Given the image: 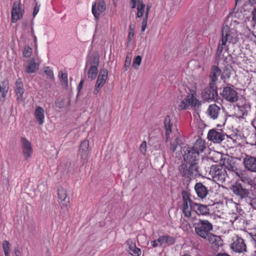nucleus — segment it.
I'll return each mask as SVG.
<instances>
[{
  "instance_id": "obj_4",
  "label": "nucleus",
  "mask_w": 256,
  "mask_h": 256,
  "mask_svg": "<svg viewBox=\"0 0 256 256\" xmlns=\"http://www.w3.org/2000/svg\"><path fill=\"white\" fill-rule=\"evenodd\" d=\"M201 105L200 102L196 98L194 90L190 92L182 100L179 107L181 110L194 108H198Z\"/></svg>"
},
{
  "instance_id": "obj_16",
  "label": "nucleus",
  "mask_w": 256,
  "mask_h": 256,
  "mask_svg": "<svg viewBox=\"0 0 256 256\" xmlns=\"http://www.w3.org/2000/svg\"><path fill=\"white\" fill-rule=\"evenodd\" d=\"M220 76L222 78L223 74L220 68L216 66H212L210 74V82L209 83L210 84V85L213 86L214 84L216 86V82L218 80V78Z\"/></svg>"
},
{
  "instance_id": "obj_29",
  "label": "nucleus",
  "mask_w": 256,
  "mask_h": 256,
  "mask_svg": "<svg viewBox=\"0 0 256 256\" xmlns=\"http://www.w3.org/2000/svg\"><path fill=\"white\" fill-rule=\"evenodd\" d=\"M164 126L166 130V140L170 138V134L172 132V124L169 116H166L164 120Z\"/></svg>"
},
{
  "instance_id": "obj_50",
  "label": "nucleus",
  "mask_w": 256,
  "mask_h": 256,
  "mask_svg": "<svg viewBox=\"0 0 256 256\" xmlns=\"http://www.w3.org/2000/svg\"><path fill=\"white\" fill-rule=\"evenodd\" d=\"M56 106L59 108H62L64 106V100L63 99H62L60 100H58L56 102Z\"/></svg>"
},
{
  "instance_id": "obj_28",
  "label": "nucleus",
  "mask_w": 256,
  "mask_h": 256,
  "mask_svg": "<svg viewBox=\"0 0 256 256\" xmlns=\"http://www.w3.org/2000/svg\"><path fill=\"white\" fill-rule=\"evenodd\" d=\"M238 108V115L239 118H244L248 116V112L250 110V107L248 104H244L240 106L236 104Z\"/></svg>"
},
{
  "instance_id": "obj_17",
  "label": "nucleus",
  "mask_w": 256,
  "mask_h": 256,
  "mask_svg": "<svg viewBox=\"0 0 256 256\" xmlns=\"http://www.w3.org/2000/svg\"><path fill=\"white\" fill-rule=\"evenodd\" d=\"M231 248L236 252H242L246 251V245L242 238L236 237L231 244Z\"/></svg>"
},
{
  "instance_id": "obj_34",
  "label": "nucleus",
  "mask_w": 256,
  "mask_h": 256,
  "mask_svg": "<svg viewBox=\"0 0 256 256\" xmlns=\"http://www.w3.org/2000/svg\"><path fill=\"white\" fill-rule=\"evenodd\" d=\"M192 210H193L192 202L182 204V211L186 217L190 218L191 216Z\"/></svg>"
},
{
  "instance_id": "obj_47",
  "label": "nucleus",
  "mask_w": 256,
  "mask_h": 256,
  "mask_svg": "<svg viewBox=\"0 0 256 256\" xmlns=\"http://www.w3.org/2000/svg\"><path fill=\"white\" fill-rule=\"evenodd\" d=\"M130 63H131V56H130V54H127V56L126 58V60H125V62H124L125 71L127 70L128 68H129V66H130Z\"/></svg>"
},
{
  "instance_id": "obj_5",
  "label": "nucleus",
  "mask_w": 256,
  "mask_h": 256,
  "mask_svg": "<svg viewBox=\"0 0 256 256\" xmlns=\"http://www.w3.org/2000/svg\"><path fill=\"white\" fill-rule=\"evenodd\" d=\"M210 174L214 181L220 183L224 182L228 178L226 171L222 166H212L210 168Z\"/></svg>"
},
{
  "instance_id": "obj_31",
  "label": "nucleus",
  "mask_w": 256,
  "mask_h": 256,
  "mask_svg": "<svg viewBox=\"0 0 256 256\" xmlns=\"http://www.w3.org/2000/svg\"><path fill=\"white\" fill-rule=\"evenodd\" d=\"M206 148L204 142L202 140H198L194 144L192 150L194 152H198V154L202 152Z\"/></svg>"
},
{
  "instance_id": "obj_15",
  "label": "nucleus",
  "mask_w": 256,
  "mask_h": 256,
  "mask_svg": "<svg viewBox=\"0 0 256 256\" xmlns=\"http://www.w3.org/2000/svg\"><path fill=\"white\" fill-rule=\"evenodd\" d=\"M96 3L92 4V13L95 18L98 20L100 16V14L106 10V7L105 2L103 0H100L98 3L97 8H96Z\"/></svg>"
},
{
  "instance_id": "obj_40",
  "label": "nucleus",
  "mask_w": 256,
  "mask_h": 256,
  "mask_svg": "<svg viewBox=\"0 0 256 256\" xmlns=\"http://www.w3.org/2000/svg\"><path fill=\"white\" fill-rule=\"evenodd\" d=\"M58 77L60 79L62 84L64 86L67 87L68 84V74L62 72H60Z\"/></svg>"
},
{
  "instance_id": "obj_7",
  "label": "nucleus",
  "mask_w": 256,
  "mask_h": 256,
  "mask_svg": "<svg viewBox=\"0 0 256 256\" xmlns=\"http://www.w3.org/2000/svg\"><path fill=\"white\" fill-rule=\"evenodd\" d=\"M20 0H17L14 2L12 10V22L16 23L22 17L24 10L20 7Z\"/></svg>"
},
{
  "instance_id": "obj_59",
  "label": "nucleus",
  "mask_w": 256,
  "mask_h": 256,
  "mask_svg": "<svg viewBox=\"0 0 256 256\" xmlns=\"http://www.w3.org/2000/svg\"><path fill=\"white\" fill-rule=\"evenodd\" d=\"M114 0V6H116V0Z\"/></svg>"
},
{
  "instance_id": "obj_11",
  "label": "nucleus",
  "mask_w": 256,
  "mask_h": 256,
  "mask_svg": "<svg viewBox=\"0 0 256 256\" xmlns=\"http://www.w3.org/2000/svg\"><path fill=\"white\" fill-rule=\"evenodd\" d=\"M89 142L87 140H83L80 146L79 155L82 159L84 160V163L86 164L90 154L89 149Z\"/></svg>"
},
{
  "instance_id": "obj_37",
  "label": "nucleus",
  "mask_w": 256,
  "mask_h": 256,
  "mask_svg": "<svg viewBox=\"0 0 256 256\" xmlns=\"http://www.w3.org/2000/svg\"><path fill=\"white\" fill-rule=\"evenodd\" d=\"M151 8L150 4H148L146 6V14L144 16V18L142 20V31L144 32L146 30V28L147 26V22H148V15L150 9Z\"/></svg>"
},
{
  "instance_id": "obj_19",
  "label": "nucleus",
  "mask_w": 256,
  "mask_h": 256,
  "mask_svg": "<svg viewBox=\"0 0 256 256\" xmlns=\"http://www.w3.org/2000/svg\"><path fill=\"white\" fill-rule=\"evenodd\" d=\"M192 208H193V210L198 216H204L209 214V208L206 205L192 202Z\"/></svg>"
},
{
  "instance_id": "obj_42",
  "label": "nucleus",
  "mask_w": 256,
  "mask_h": 256,
  "mask_svg": "<svg viewBox=\"0 0 256 256\" xmlns=\"http://www.w3.org/2000/svg\"><path fill=\"white\" fill-rule=\"evenodd\" d=\"M43 70L46 74L47 78L52 80L54 79L53 71L48 66H45L43 68Z\"/></svg>"
},
{
  "instance_id": "obj_35",
  "label": "nucleus",
  "mask_w": 256,
  "mask_h": 256,
  "mask_svg": "<svg viewBox=\"0 0 256 256\" xmlns=\"http://www.w3.org/2000/svg\"><path fill=\"white\" fill-rule=\"evenodd\" d=\"M226 170H228L230 172H232L236 174L237 176L238 177H240V171L238 170L234 164H229L227 161L226 162H224V164L222 166Z\"/></svg>"
},
{
  "instance_id": "obj_1",
  "label": "nucleus",
  "mask_w": 256,
  "mask_h": 256,
  "mask_svg": "<svg viewBox=\"0 0 256 256\" xmlns=\"http://www.w3.org/2000/svg\"><path fill=\"white\" fill-rule=\"evenodd\" d=\"M241 27L242 24L232 17L227 18L222 30V38L229 44H236L238 41V36L240 34Z\"/></svg>"
},
{
  "instance_id": "obj_58",
  "label": "nucleus",
  "mask_w": 256,
  "mask_h": 256,
  "mask_svg": "<svg viewBox=\"0 0 256 256\" xmlns=\"http://www.w3.org/2000/svg\"><path fill=\"white\" fill-rule=\"evenodd\" d=\"M31 32H32V36L34 35V28H32Z\"/></svg>"
},
{
  "instance_id": "obj_43",
  "label": "nucleus",
  "mask_w": 256,
  "mask_h": 256,
  "mask_svg": "<svg viewBox=\"0 0 256 256\" xmlns=\"http://www.w3.org/2000/svg\"><path fill=\"white\" fill-rule=\"evenodd\" d=\"M142 61V57L140 56H136L133 62L132 66L134 69H138Z\"/></svg>"
},
{
  "instance_id": "obj_44",
  "label": "nucleus",
  "mask_w": 256,
  "mask_h": 256,
  "mask_svg": "<svg viewBox=\"0 0 256 256\" xmlns=\"http://www.w3.org/2000/svg\"><path fill=\"white\" fill-rule=\"evenodd\" d=\"M182 200L183 204L186 203H192L191 200L190 198V194L188 192L186 191L182 192Z\"/></svg>"
},
{
  "instance_id": "obj_27",
  "label": "nucleus",
  "mask_w": 256,
  "mask_h": 256,
  "mask_svg": "<svg viewBox=\"0 0 256 256\" xmlns=\"http://www.w3.org/2000/svg\"><path fill=\"white\" fill-rule=\"evenodd\" d=\"M39 67V64L35 62L34 58L31 59L28 62V64L26 66V72L28 74L34 72Z\"/></svg>"
},
{
  "instance_id": "obj_18",
  "label": "nucleus",
  "mask_w": 256,
  "mask_h": 256,
  "mask_svg": "<svg viewBox=\"0 0 256 256\" xmlns=\"http://www.w3.org/2000/svg\"><path fill=\"white\" fill-rule=\"evenodd\" d=\"M58 196L61 207L62 208L66 206L69 204L68 199L67 198L68 193L66 190L62 187L58 188Z\"/></svg>"
},
{
  "instance_id": "obj_46",
  "label": "nucleus",
  "mask_w": 256,
  "mask_h": 256,
  "mask_svg": "<svg viewBox=\"0 0 256 256\" xmlns=\"http://www.w3.org/2000/svg\"><path fill=\"white\" fill-rule=\"evenodd\" d=\"M180 144L179 139L178 137H176L174 141L170 143V150H172V152H174L176 150L177 146L180 145Z\"/></svg>"
},
{
  "instance_id": "obj_60",
  "label": "nucleus",
  "mask_w": 256,
  "mask_h": 256,
  "mask_svg": "<svg viewBox=\"0 0 256 256\" xmlns=\"http://www.w3.org/2000/svg\"><path fill=\"white\" fill-rule=\"evenodd\" d=\"M33 37H34V41L36 42V36L35 35H34Z\"/></svg>"
},
{
  "instance_id": "obj_3",
  "label": "nucleus",
  "mask_w": 256,
  "mask_h": 256,
  "mask_svg": "<svg viewBox=\"0 0 256 256\" xmlns=\"http://www.w3.org/2000/svg\"><path fill=\"white\" fill-rule=\"evenodd\" d=\"M198 166L196 164L183 163L178 167L179 174L184 178L192 180L198 174Z\"/></svg>"
},
{
  "instance_id": "obj_26",
  "label": "nucleus",
  "mask_w": 256,
  "mask_h": 256,
  "mask_svg": "<svg viewBox=\"0 0 256 256\" xmlns=\"http://www.w3.org/2000/svg\"><path fill=\"white\" fill-rule=\"evenodd\" d=\"M128 246V252L132 256H140L141 254V250L137 248L136 244L132 242V240H128L126 242Z\"/></svg>"
},
{
  "instance_id": "obj_51",
  "label": "nucleus",
  "mask_w": 256,
  "mask_h": 256,
  "mask_svg": "<svg viewBox=\"0 0 256 256\" xmlns=\"http://www.w3.org/2000/svg\"><path fill=\"white\" fill-rule=\"evenodd\" d=\"M40 6L38 5V4H36V6H34V12H33V16L34 17L36 14L38 13L40 10Z\"/></svg>"
},
{
  "instance_id": "obj_53",
  "label": "nucleus",
  "mask_w": 256,
  "mask_h": 256,
  "mask_svg": "<svg viewBox=\"0 0 256 256\" xmlns=\"http://www.w3.org/2000/svg\"><path fill=\"white\" fill-rule=\"evenodd\" d=\"M252 19L256 24V8L252 12Z\"/></svg>"
},
{
  "instance_id": "obj_55",
  "label": "nucleus",
  "mask_w": 256,
  "mask_h": 256,
  "mask_svg": "<svg viewBox=\"0 0 256 256\" xmlns=\"http://www.w3.org/2000/svg\"><path fill=\"white\" fill-rule=\"evenodd\" d=\"M83 82H84V80H82L80 82L78 86V90H80L82 88V85H83Z\"/></svg>"
},
{
  "instance_id": "obj_38",
  "label": "nucleus",
  "mask_w": 256,
  "mask_h": 256,
  "mask_svg": "<svg viewBox=\"0 0 256 256\" xmlns=\"http://www.w3.org/2000/svg\"><path fill=\"white\" fill-rule=\"evenodd\" d=\"M226 43L227 42H225V40H224L222 38L221 42H220L218 45L216 54V56L217 58H220V56L222 54L224 50V47H226Z\"/></svg>"
},
{
  "instance_id": "obj_20",
  "label": "nucleus",
  "mask_w": 256,
  "mask_h": 256,
  "mask_svg": "<svg viewBox=\"0 0 256 256\" xmlns=\"http://www.w3.org/2000/svg\"><path fill=\"white\" fill-rule=\"evenodd\" d=\"M194 190L198 196L201 199H204L208 194V188L202 182H197L194 186Z\"/></svg>"
},
{
  "instance_id": "obj_54",
  "label": "nucleus",
  "mask_w": 256,
  "mask_h": 256,
  "mask_svg": "<svg viewBox=\"0 0 256 256\" xmlns=\"http://www.w3.org/2000/svg\"><path fill=\"white\" fill-rule=\"evenodd\" d=\"M132 8H134L136 7V4L138 3V0H132Z\"/></svg>"
},
{
  "instance_id": "obj_32",
  "label": "nucleus",
  "mask_w": 256,
  "mask_h": 256,
  "mask_svg": "<svg viewBox=\"0 0 256 256\" xmlns=\"http://www.w3.org/2000/svg\"><path fill=\"white\" fill-rule=\"evenodd\" d=\"M206 239L208 240L210 243L216 246H218L222 244L221 238L220 236L214 234L210 232L208 234Z\"/></svg>"
},
{
  "instance_id": "obj_2",
  "label": "nucleus",
  "mask_w": 256,
  "mask_h": 256,
  "mask_svg": "<svg viewBox=\"0 0 256 256\" xmlns=\"http://www.w3.org/2000/svg\"><path fill=\"white\" fill-rule=\"evenodd\" d=\"M192 223L194 228L195 233L200 237L206 239L208 234L213 229L212 224L208 220L194 217Z\"/></svg>"
},
{
  "instance_id": "obj_23",
  "label": "nucleus",
  "mask_w": 256,
  "mask_h": 256,
  "mask_svg": "<svg viewBox=\"0 0 256 256\" xmlns=\"http://www.w3.org/2000/svg\"><path fill=\"white\" fill-rule=\"evenodd\" d=\"M24 88L23 84L21 78H18L16 82V88H15V92L16 96V99L18 101H22L23 98V94L24 93Z\"/></svg>"
},
{
  "instance_id": "obj_52",
  "label": "nucleus",
  "mask_w": 256,
  "mask_h": 256,
  "mask_svg": "<svg viewBox=\"0 0 256 256\" xmlns=\"http://www.w3.org/2000/svg\"><path fill=\"white\" fill-rule=\"evenodd\" d=\"M152 248H156L160 246V244L158 242V239L157 240H152L150 242Z\"/></svg>"
},
{
  "instance_id": "obj_13",
  "label": "nucleus",
  "mask_w": 256,
  "mask_h": 256,
  "mask_svg": "<svg viewBox=\"0 0 256 256\" xmlns=\"http://www.w3.org/2000/svg\"><path fill=\"white\" fill-rule=\"evenodd\" d=\"M200 154L190 148L186 150L184 154V160L187 162L191 164H196L199 160Z\"/></svg>"
},
{
  "instance_id": "obj_6",
  "label": "nucleus",
  "mask_w": 256,
  "mask_h": 256,
  "mask_svg": "<svg viewBox=\"0 0 256 256\" xmlns=\"http://www.w3.org/2000/svg\"><path fill=\"white\" fill-rule=\"evenodd\" d=\"M220 94L224 100L230 102H236L238 99V93L232 85L224 87Z\"/></svg>"
},
{
  "instance_id": "obj_39",
  "label": "nucleus",
  "mask_w": 256,
  "mask_h": 256,
  "mask_svg": "<svg viewBox=\"0 0 256 256\" xmlns=\"http://www.w3.org/2000/svg\"><path fill=\"white\" fill-rule=\"evenodd\" d=\"M98 72V68L96 66H90L88 71V78L92 80L95 78Z\"/></svg>"
},
{
  "instance_id": "obj_41",
  "label": "nucleus",
  "mask_w": 256,
  "mask_h": 256,
  "mask_svg": "<svg viewBox=\"0 0 256 256\" xmlns=\"http://www.w3.org/2000/svg\"><path fill=\"white\" fill-rule=\"evenodd\" d=\"M10 245L8 240H4L2 242V248L4 256H10Z\"/></svg>"
},
{
  "instance_id": "obj_57",
  "label": "nucleus",
  "mask_w": 256,
  "mask_h": 256,
  "mask_svg": "<svg viewBox=\"0 0 256 256\" xmlns=\"http://www.w3.org/2000/svg\"><path fill=\"white\" fill-rule=\"evenodd\" d=\"M249 1V2L252 4H254L256 2V0H248Z\"/></svg>"
},
{
  "instance_id": "obj_8",
  "label": "nucleus",
  "mask_w": 256,
  "mask_h": 256,
  "mask_svg": "<svg viewBox=\"0 0 256 256\" xmlns=\"http://www.w3.org/2000/svg\"><path fill=\"white\" fill-rule=\"evenodd\" d=\"M20 142L24 158L26 160H29L33 152L31 142L24 137L21 138Z\"/></svg>"
},
{
  "instance_id": "obj_33",
  "label": "nucleus",
  "mask_w": 256,
  "mask_h": 256,
  "mask_svg": "<svg viewBox=\"0 0 256 256\" xmlns=\"http://www.w3.org/2000/svg\"><path fill=\"white\" fill-rule=\"evenodd\" d=\"M146 6L143 2L142 0H138L137 4V14L136 16L138 18H142L146 14Z\"/></svg>"
},
{
  "instance_id": "obj_21",
  "label": "nucleus",
  "mask_w": 256,
  "mask_h": 256,
  "mask_svg": "<svg viewBox=\"0 0 256 256\" xmlns=\"http://www.w3.org/2000/svg\"><path fill=\"white\" fill-rule=\"evenodd\" d=\"M244 164L248 170L256 172V158L246 156L244 158Z\"/></svg>"
},
{
  "instance_id": "obj_9",
  "label": "nucleus",
  "mask_w": 256,
  "mask_h": 256,
  "mask_svg": "<svg viewBox=\"0 0 256 256\" xmlns=\"http://www.w3.org/2000/svg\"><path fill=\"white\" fill-rule=\"evenodd\" d=\"M216 86H211L209 83L208 86L204 88L202 93V97L204 100H214L218 96Z\"/></svg>"
},
{
  "instance_id": "obj_22",
  "label": "nucleus",
  "mask_w": 256,
  "mask_h": 256,
  "mask_svg": "<svg viewBox=\"0 0 256 256\" xmlns=\"http://www.w3.org/2000/svg\"><path fill=\"white\" fill-rule=\"evenodd\" d=\"M220 112V108L216 104H212L209 106L206 114L210 118L215 120L218 118Z\"/></svg>"
},
{
  "instance_id": "obj_10",
  "label": "nucleus",
  "mask_w": 256,
  "mask_h": 256,
  "mask_svg": "<svg viewBox=\"0 0 256 256\" xmlns=\"http://www.w3.org/2000/svg\"><path fill=\"white\" fill-rule=\"evenodd\" d=\"M108 76V72L106 69H103L100 71L94 90V93L95 94H97L100 92L102 88L105 84Z\"/></svg>"
},
{
  "instance_id": "obj_24",
  "label": "nucleus",
  "mask_w": 256,
  "mask_h": 256,
  "mask_svg": "<svg viewBox=\"0 0 256 256\" xmlns=\"http://www.w3.org/2000/svg\"><path fill=\"white\" fill-rule=\"evenodd\" d=\"M158 242L160 246L165 247L173 244L175 242V239L170 236L164 235L158 238Z\"/></svg>"
},
{
  "instance_id": "obj_56",
  "label": "nucleus",
  "mask_w": 256,
  "mask_h": 256,
  "mask_svg": "<svg viewBox=\"0 0 256 256\" xmlns=\"http://www.w3.org/2000/svg\"><path fill=\"white\" fill-rule=\"evenodd\" d=\"M242 1L245 0H236V6L239 5Z\"/></svg>"
},
{
  "instance_id": "obj_25",
  "label": "nucleus",
  "mask_w": 256,
  "mask_h": 256,
  "mask_svg": "<svg viewBox=\"0 0 256 256\" xmlns=\"http://www.w3.org/2000/svg\"><path fill=\"white\" fill-rule=\"evenodd\" d=\"M34 116L36 122L40 125L43 124L44 119V109L40 106L36 107L34 110Z\"/></svg>"
},
{
  "instance_id": "obj_12",
  "label": "nucleus",
  "mask_w": 256,
  "mask_h": 256,
  "mask_svg": "<svg viewBox=\"0 0 256 256\" xmlns=\"http://www.w3.org/2000/svg\"><path fill=\"white\" fill-rule=\"evenodd\" d=\"M226 136V135L222 132L211 130L208 132V138L214 143L219 144L225 138Z\"/></svg>"
},
{
  "instance_id": "obj_45",
  "label": "nucleus",
  "mask_w": 256,
  "mask_h": 256,
  "mask_svg": "<svg viewBox=\"0 0 256 256\" xmlns=\"http://www.w3.org/2000/svg\"><path fill=\"white\" fill-rule=\"evenodd\" d=\"M32 52V49L29 46H24V50L22 51V54L26 58H29Z\"/></svg>"
},
{
  "instance_id": "obj_48",
  "label": "nucleus",
  "mask_w": 256,
  "mask_h": 256,
  "mask_svg": "<svg viewBox=\"0 0 256 256\" xmlns=\"http://www.w3.org/2000/svg\"><path fill=\"white\" fill-rule=\"evenodd\" d=\"M140 150L142 154H145L146 152V141L142 142L140 146Z\"/></svg>"
},
{
  "instance_id": "obj_30",
  "label": "nucleus",
  "mask_w": 256,
  "mask_h": 256,
  "mask_svg": "<svg viewBox=\"0 0 256 256\" xmlns=\"http://www.w3.org/2000/svg\"><path fill=\"white\" fill-rule=\"evenodd\" d=\"M100 64V58L98 54H92L90 56L87 60L86 66L88 65L90 66H96L98 68Z\"/></svg>"
},
{
  "instance_id": "obj_14",
  "label": "nucleus",
  "mask_w": 256,
  "mask_h": 256,
  "mask_svg": "<svg viewBox=\"0 0 256 256\" xmlns=\"http://www.w3.org/2000/svg\"><path fill=\"white\" fill-rule=\"evenodd\" d=\"M232 192L241 198H246L248 196V190L244 188L241 184L236 182L232 186Z\"/></svg>"
},
{
  "instance_id": "obj_36",
  "label": "nucleus",
  "mask_w": 256,
  "mask_h": 256,
  "mask_svg": "<svg viewBox=\"0 0 256 256\" xmlns=\"http://www.w3.org/2000/svg\"><path fill=\"white\" fill-rule=\"evenodd\" d=\"M8 81L4 80L0 83V96L5 98L8 91Z\"/></svg>"
},
{
  "instance_id": "obj_49",
  "label": "nucleus",
  "mask_w": 256,
  "mask_h": 256,
  "mask_svg": "<svg viewBox=\"0 0 256 256\" xmlns=\"http://www.w3.org/2000/svg\"><path fill=\"white\" fill-rule=\"evenodd\" d=\"M134 36V26L132 25L130 26V32L128 36V39L130 41Z\"/></svg>"
}]
</instances>
